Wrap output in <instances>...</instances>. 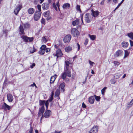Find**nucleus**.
Returning <instances> with one entry per match:
<instances>
[{
    "mask_svg": "<svg viewBox=\"0 0 133 133\" xmlns=\"http://www.w3.org/2000/svg\"><path fill=\"white\" fill-rule=\"evenodd\" d=\"M67 76L69 77H71V72L70 71H67L64 70L63 73L61 75V78L63 80H64Z\"/></svg>",
    "mask_w": 133,
    "mask_h": 133,
    "instance_id": "obj_1",
    "label": "nucleus"
},
{
    "mask_svg": "<svg viewBox=\"0 0 133 133\" xmlns=\"http://www.w3.org/2000/svg\"><path fill=\"white\" fill-rule=\"evenodd\" d=\"M44 104H45L46 107V109H47L49 104L48 101H46L45 102V101H43L41 100L39 101V105L40 106H41V107L40 108H41L43 107V109L44 110L45 108H44Z\"/></svg>",
    "mask_w": 133,
    "mask_h": 133,
    "instance_id": "obj_2",
    "label": "nucleus"
},
{
    "mask_svg": "<svg viewBox=\"0 0 133 133\" xmlns=\"http://www.w3.org/2000/svg\"><path fill=\"white\" fill-rule=\"evenodd\" d=\"M51 111L50 110H47L45 111L44 114L42 115V116L41 118V120L43 118V117H44L45 118H49L51 115Z\"/></svg>",
    "mask_w": 133,
    "mask_h": 133,
    "instance_id": "obj_3",
    "label": "nucleus"
},
{
    "mask_svg": "<svg viewBox=\"0 0 133 133\" xmlns=\"http://www.w3.org/2000/svg\"><path fill=\"white\" fill-rule=\"evenodd\" d=\"M71 34L74 37H77L79 35V32L78 30L75 28H73L71 29Z\"/></svg>",
    "mask_w": 133,
    "mask_h": 133,
    "instance_id": "obj_4",
    "label": "nucleus"
},
{
    "mask_svg": "<svg viewBox=\"0 0 133 133\" xmlns=\"http://www.w3.org/2000/svg\"><path fill=\"white\" fill-rule=\"evenodd\" d=\"M85 21L88 23H89L90 22L92 18L91 15L90 14L88 13H87L85 14Z\"/></svg>",
    "mask_w": 133,
    "mask_h": 133,
    "instance_id": "obj_5",
    "label": "nucleus"
},
{
    "mask_svg": "<svg viewBox=\"0 0 133 133\" xmlns=\"http://www.w3.org/2000/svg\"><path fill=\"white\" fill-rule=\"evenodd\" d=\"M21 37L23 39L24 41L26 42H32L33 40V37L30 38L24 35L22 36Z\"/></svg>",
    "mask_w": 133,
    "mask_h": 133,
    "instance_id": "obj_6",
    "label": "nucleus"
},
{
    "mask_svg": "<svg viewBox=\"0 0 133 133\" xmlns=\"http://www.w3.org/2000/svg\"><path fill=\"white\" fill-rule=\"evenodd\" d=\"M41 13L39 11H36L34 15V19L35 21H37L40 17Z\"/></svg>",
    "mask_w": 133,
    "mask_h": 133,
    "instance_id": "obj_7",
    "label": "nucleus"
},
{
    "mask_svg": "<svg viewBox=\"0 0 133 133\" xmlns=\"http://www.w3.org/2000/svg\"><path fill=\"white\" fill-rule=\"evenodd\" d=\"M22 8V5L21 4H19L16 6V8H15L14 11L15 14L16 15H17L20 10Z\"/></svg>",
    "mask_w": 133,
    "mask_h": 133,
    "instance_id": "obj_8",
    "label": "nucleus"
},
{
    "mask_svg": "<svg viewBox=\"0 0 133 133\" xmlns=\"http://www.w3.org/2000/svg\"><path fill=\"white\" fill-rule=\"evenodd\" d=\"M71 38V36L70 35H68L65 36L64 38L63 41L65 43H67L70 42Z\"/></svg>",
    "mask_w": 133,
    "mask_h": 133,
    "instance_id": "obj_9",
    "label": "nucleus"
},
{
    "mask_svg": "<svg viewBox=\"0 0 133 133\" xmlns=\"http://www.w3.org/2000/svg\"><path fill=\"white\" fill-rule=\"evenodd\" d=\"M44 16L46 18L47 21L50 20L51 19V16L49 11L45 12L44 13Z\"/></svg>",
    "mask_w": 133,
    "mask_h": 133,
    "instance_id": "obj_10",
    "label": "nucleus"
},
{
    "mask_svg": "<svg viewBox=\"0 0 133 133\" xmlns=\"http://www.w3.org/2000/svg\"><path fill=\"white\" fill-rule=\"evenodd\" d=\"M98 129V127L94 126L89 132V133H97Z\"/></svg>",
    "mask_w": 133,
    "mask_h": 133,
    "instance_id": "obj_11",
    "label": "nucleus"
},
{
    "mask_svg": "<svg viewBox=\"0 0 133 133\" xmlns=\"http://www.w3.org/2000/svg\"><path fill=\"white\" fill-rule=\"evenodd\" d=\"M55 55V56H56L57 58H58V57H61L63 55V54L61 50L60 49H58L57 50Z\"/></svg>",
    "mask_w": 133,
    "mask_h": 133,
    "instance_id": "obj_12",
    "label": "nucleus"
},
{
    "mask_svg": "<svg viewBox=\"0 0 133 133\" xmlns=\"http://www.w3.org/2000/svg\"><path fill=\"white\" fill-rule=\"evenodd\" d=\"M11 107L12 106H9L5 103H4L3 104L2 106V108L3 109H8V110H10Z\"/></svg>",
    "mask_w": 133,
    "mask_h": 133,
    "instance_id": "obj_13",
    "label": "nucleus"
},
{
    "mask_svg": "<svg viewBox=\"0 0 133 133\" xmlns=\"http://www.w3.org/2000/svg\"><path fill=\"white\" fill-rule=\"evenodd\" d=\"M49 6V3H44L42 5V7L43 9L44 10L48 9Z\"/></svg>",
    "mask_w": 133,
    "mask_h": 133,
    "instance_id": "obj_14",
    "label": "nucleus"
},
{
    "mask_svg": "<svg viewBox=\"0 0 133 133\" xmlns=\"http://www.w3.org/2000/svg\"><path fill=\"white\" fill-rule=\"evenodd\" d=\"M7 97L8 101L10 102H12L13 99V98L12 95L10 94H7Z\"/></svg>",
    "mask_w": 133,
    "mask_h": 133,
    "instance_id": "obj_15",
    "label": "nucleus"
},
{
    "mask_svg": "<svg viewBox=\"0 0 133 133\" xmlns=\"http://www.w3.org/2000/svg\"><path fill=\"white\" fill-rule=\"evenodd\" d=\"M65 83L63 82L61 83L59 86V88L61 89V91L64 92L65 90Z\"/></svg>",
    "mask_w": 133,
    "mask_h": 133,
    "instance_id": "obj_16",
    "label": "nucleus"
},
{
    "mask_svg": "<svg viewBox=\"0 0 133 133\" xmlns=\"http://www.w3.org/2000/svg\"><path fill=\"white\" fill-rule=\"evenodd\" d=\"M70 63L68 61H66L65 62V70L70 71L69 70V66Z\"/></svg>",
    "mask_w": 133,
    "mask_h": 133,
    "instance_id": "obj_17",
    "label": "nucleus"
},
{
    "mask_svg": "<svg viewBox=\"0 0 133 133\" xmlns=\"http://www.w3.org/2000/svg\"><path fill=\"white\" fill-rule=\"evenodd\" d=\"M91 12L92 13L91 15L92 16H93L95 17L98 16L99 15V12L98 11H95L92 10Z\"/></svg>",
    "mask_w": 133,
    "mask_h": 133,
    "instance_id": "obj_18",
    "label": "nucleus"
},
{
    "mask_svg": "<svg viewBox=\"0 0 133 133\" xmlns=\"http://www.w3.org/2000/svg\"><path fill=\"white\" fill-rule=\"evenodd\" d=\"M79 23V19H77L72 22V24L74 26L78 25Z\"/></svg>",
    "mask_w": 133,
    "mask_h": 133,
    "instance_id": "obj_19",
    "label": "nucleus"
},
{
    "mask_svg": "<svg viewBox=\"0 0 133 133\" xmlns=\"http://www.w3.org/2000/svg\"><path fill=\"white\" fill-rule=\"evenodd\" d=\"M123 52L121 50H118L116 51L115 54V55L118 57L121 56L123 54Z\"/></svg>",
    "mask_w": 133,
    "mask_h": 133,
    "instance_id": "obj_20",
    "label": "nucleus"
},
{
    "mask_svg": "<svg viewBox=\"0 0 133 133\" xmlns=\"http://www.w3.org/2000/svg\"><path fill=\"white\" fill-rule=\"evenodd\" d=\"M43 107L41 108H39V110L38 113V117H40L42 116L43 114L44 111V110L43 109Z\"/></svg>",
    "mask_w": 133,
    "mask_h": 133,
    "instance_id": "obj_21",
    "label": "nucleus"
},
{
    "mask_svg": "<svg viewBox=\"0 0 133 133\" xmlns=\"http://www.w3.org/2000/svg\"><path fill=\"white\" fill-rule=\"evenodd\" d=\"M57 75H55L52 76L50 78V83H54L57 77Z\"/></svg>",
    "mask_w": 133,
    "mask_h": 133,
    "instance_id": "obj_22",
    "label": "nucleus"
},
{
    "mask_svg": "<svg viewBox=\"0 0 133 133\" xmlns=\"http://www.w3.org/2000/svg\"><path fill=\"white\" fill-rule=\"evenodd\" d=\"M94 101L95 99L94 96L90 97L89 98V101L91 104L94 103Z\"/></svg>",
    "mask_w": 133,
    "mask_h": 133,
    "instance_id": "obj_23",
    "label": "nucleus"
},
{
    "mask_svg": "<svg viewBox=\"0 0 133 133\" xmlns=\"http://www.w3.org/2000/svg\"><path fill=\"white\" fill-rule=\"evenodd\" d=\"M19 30L20 32L21 33H20L22 35H24L25 34L23 26L21 25L19 27Z\"/></svg>",
    "mask_w": 133,
    "mask_h": 133,
    "instance_id": "obj_24",
    "label": "nucleus"
},
{
    "mask_svg": "<svg viewBox=\"0 0 133 133\" xmlns=\"http://www.w3.org/2000/svg\"><path fill=\"white\" fill-rule=\"evenodd\" d=\"M28 13L30 14H33L35 11V9L32 8H30L28 10Z\"/></svg>",
    "mask_w": 133,
    "mask_h": 133,
    "instance_id": "obj_25",
    "label": "nucleus"
},
{
    "mask_svg": "<svg viewBox=\"0 0 133 133\" xmlns=\"http://www.w3.org/2000/svg\"><path fill=\"white\" fill-rule=\"evenodd\" d=\"M121 44L123 47L126 48L128 47V43L127 42H123Z\"/></svg>",
    "mask_w": 133,
    "mask_h": 133,
    "instance_id": "obj_26",
    "label": "nucleus"
},
{
    "mask_svg": "<svg viewBox=\"0 0 133 133\" xmlns=\"http://www.w3.org/2000/svg\"><path fill=\"white\" fill-rule=\"evenodd\" d=\"M70 6V5L68 3H66L64 4L63 6V8L64 9L69 8Z\"/></svg>",
    "mask_w": 133,
    "mask_h": 133,
    "instance_id": "obj_27",
    "label": "nucleus"
},
{
    "mask_svg": "<svg viewBox=\"0 0 133 133\" xmlns=\"http://www.w3.org/2000/svg\"><path fill=\"white\" fill-rule=\"evenodd\" d=\"M65 51L67 52H69L72 50V48L70 46L66 47L65 49Z\"/></svg>",
    "mask_w": 133,
    "mask_h": 133,
    "instance_id": "obj_28",
    "label": "nucleus"
},
{
    "mask_svg": "<svg viewBox=\"0 0 133 133\" xmlns=\"http://www.w3.org/2000/svg\"><path fill=\"white\" fill-rule=\"evenodd\" d=\"M23 26H24V28H28L30 26V25L29 23H26L25 24H23Z\"/></svg>",
    "mask_w": 133,
    "mask_h": 133,
    "instance_id": "obj_29",
    "label": "nucleus"
},
{
    "mask_svg": "<svg viewBox=\"0 0 133 133\" xmlns=\"http://www.w3.org/2000/svg\"><path fill=\"white\" fill-rule=\"evenodd\" d=\"M60 94V91L59 89H57L55 92V96L58 97Z\"/></svg>",
    "mask_w": 133,
    "mask_h": 133,
    "instance_id": "obj_30",
    "label": "nucleus"
},
{
    "mask_svg": "<svg viewBox=\"0 0 133 133\" xmlns=\"http://www.w3.org/2000/svg\"><path fill=\"white\" fill-rule=\"evenodd\" d=\"M128 36L131 39H133V33L131 32L128 34Z\"/></svg>",
    "mask_w": 133,
    "mask_h": 133,
    "instance_id": "obj_31",
    "label": "nucleus"
},
{
    "mask_svg": "<svg viewBox=\"0 0 133 133\" xmlns=\"http://www.w3.org/2000/svg\"><path fill=\"white\" fill-rule=\"evenodd\" d=\"M89 37L90 38V39L92 40H94L96 38V37L95 35H89Z\"/></svg>",
    "mask_w": 133,
    "mask_h": 133,
    "instance_id": "obj_32",
    "label": "nucleus"
},
{
    "mask_svg": "<svg viewBox=\"0 0 133 133\" xmlns=\"http://www.w3.org/2000/svg\"><path fill=\"white\" fill-rule=\"evenodd\" d=\"M129 55V53L126 50H125V53H124V58H125L127 57V56H128Z\"/></svg>",
    "mask_w": 133,
    "mask_h": 133,
    "instance_id": "obj_33",
    "label": "nucleus"
},
{
    "mask_svg": "<svg viewBox=\"0 0 133 133\" xmlns=\"http://www.w3.org/2000/svg\"><path fill=\"white\" fill-rule=\"evenodd\" d=\"M121 76V75L120 74H115L114 76V77L116 79L119 78Z\"/></svg>",
    "mask_w": 133,
    "mask_h": 133,
    "instance_id": "obj_34",
    "label": "nucleus"
},
{
    "mask_svg": "<svg viewBox=\"0 0 133 133\" xmlns=\"http://www.w3.org/2000/svg\"><path fill=\"white\" fill-rule=\"evenodd\" d=\"M133 104V99L128 104V107H130Z\"/></svg>",
    "mask_w": 133,
    "mask_h": 133,
    "instance_id": "obj_35",
    "label": "nucleus"
},
{
    "mask_svg": "<svg viewBox=\"0 0 133 133\" xmlns=\"http://www.w3.org/2000/svg\"><path fill=\"white\" fill-rule=\"evenodd\" d=\"M45 52V51H44V50H40L39 51L38 53L41 55H43L44 54Z\"/></svg>",
    "mask_w": 133,
    "mask_h": 133,
    "instance_id": "obj_36",
    "label": "nucleus"
},
{
    "mask_svg": "<svg viewBox=\"0 0 133 133\" xmlns=\"http://www.w3.org/2000/svg\"><path fill=\"white\" fill-rule=\"evenodd\" d=\"M46 46L45 45H43L40 47V49L41 50H44V51H45V50L46 48Z\"/></svg>",
    "mask_w": 133,
    "mask_h": 133,
    "instance_id": "obj_37",
    "label": "nucleus"
},
{
    "mask_svg": "<svg viewBox=\"0 0 133 133\" xmlns=\"http://www.w3.org/2000/svg\"><path fill=\"white\" fill-rule=\"evenodd\" d=\"M114 64L115 66H117L119 65L120 63L119 62L115 61H114Z\"/></svg>",
    "mask_w": 133,
    "mask_h": 133,
    "instance_id": "obj_38",
    "label": "nucleus"
},
{
    "mask_svg": "<svg viewBox=\"0 0 133 133\" xmlns=\"http://www.w3.org/2000/svg\"><path fill=\"white\" fill-rule=\"evenodd\" d=\"M96 100L97 101H99L100 99V96H97L95 95H94Z\"/></svg>",
    "mask_w": 133,
    "mask_h": 133,
    "instance_id": "obj_39",
    "label": "nucleus"
},
{
    "mask_svg": "<svg viewBox=\"0 0 133 133\" xmlns=\"http://www.w3.org/2000/svg\"><path fill=\"white\" fill-rule=\"evenodd\" d=\"M107 88L106 87H104L101 90V92L102 94L103 95L104 94L105 92V90Z\"/></svg>",
    "mask_w": 133,
    "mask_h": 133,
    "instance_id": "obj_40",
    "label": "nucleus"
},
{
    "mask_svg": "<svg viewBox=\"0 0 133 133\" xmlns=\"http://www.w3.org/2000/svg\"><path fill=\"white\" fill-rule=\"evenodd\" d=\"M29 133H33V129L32 127H31L30 128V130L29 131Z\"/></svg>",
    "mask_w": 133,
    "mask_h": 133,
    "instance_id": "obj_41",
    "label": "nucleus"
},
{
    "mask_svg": "<svg viewBox=\"0 0 133 133\" xmlns=\"http://www.w3.org/2000/svg\"><path fill=\"white\" fill-rule=\"evenodd\" d=\"M37 8L39 10L38 11H39L40 12H41V5L39 4H38L37 5Z\"/></svg>",
    "mask_w": 133,
    "mask_h": 133,
    "instance_id": "obj_42",
    "label": "nucleus"
},
{
    "mask_svg": "<svg viewBox=\"0 0 133 133\" xmlns=\"http://www.w3.org/2000/svg\"><path fill=\"white\" fill-rule=\"evenodd\" d=\"M41 22L42 24L44 25L45 24V19L43 18H42L41 20Z\"/></svg>",
    "mask_w": 133,
    "mask_h": 133,
    "instance_id": "obj_43",
    "label": "nucleus"
},
{
    "mask_svg": "<svg viewBox=\"0 0 133 133\" xmlns=\"http://www.w3.org/2000/svg\"><path fill=\"white\" fill-rule=\"evenodd\" d=\"M76 9L77 10L80 11V12H81V11L80 9V6L77 5V6Z\"/></svg>",
    "mask_w": 133,
    "mask_h": 133,
    "instance_id": "obj_44",
    "label": "nucleus"
},
{
    "mask_svg": "<svg viewBox=\"0 0 133 133\" xmlns=\"http://www.w3.org/2000/svg\"><path fill=\"white\" fill-rule=\"evenodd\" d=\"M42 41L44 43H46V42L47 40L45 38V37H42Z\"/></svg>",
    "mask_w": 133,
    "mask_h": 133,
    "instance_id": "obj_45",
    "label": "nucleus"
},
{
    "mask_svg": "<svg viewBox=\"0 0 133 133\" xmlns=\"http://www.w3.org/2000/svg\"><path fill=\"white\" fill-rule=\"evenodd\" d=\"M53 6L54 8L55 9L56 11H57V9L56 5L55 4V3H53Z\"/></svg>",
    "mask_w": 133,
    "mask_h": 133,
    "instance_id": "obj_46",
    "label": "nucleus"
},
{
    "mask_svg": "<svg viewBox=\"0 0 133 133\" xmlns=\"http://www.w3.org/2000/svg\"><path fill=\"white\" fill-rule=\"evenodd\" d=\"M111 83V84H115L116 83V81L113 79H111L110 80Z\"/></svg>",
    "mask_w": 133,
    "mask_h": 133,
    "instance_id": "obj_47",
    "label": "nucleus"
},
{
    "mask_svg": "<svg viewBox=\"0 0 133 133\" xmlns=\"http://www.w3.org/2000/svg\"><path fill=\"white\" fill-rule=\"evenodd\" d=\"M50 51V49L49 48H46L45 50V51L46 52H48Z\"/></svg>",
    "mask_w": 133,
    "mask_h": 133,
    "instance_id": "obj_48",
    "label": "nucleus"
},
{
    "mask_svg": "<svg viewBox=\"0 0 133 133\" xmlns=\"http://www.w3.org/2000/svg\"><path fill=\"white\" fill-rule=\"evenodd\" d=\"M88 42V39H86L85 41V42H84V44L85 45H86L87 44Z\"/></svg>",
    "mask_w": 133,
    "mask_h": 133,
    "instance_id": "obj_49",
    "label": "nucleus"
},
{
    "mask_svg": "<svg viewBox=\"0 0 133 133\" xmlns=\"http://www.w3.org/2000/svg\"><path fill=\"white\" fill-rule=\"evenodd\" d=\"M53 96H54L53 94L51 95V96L50 98V99H49V101H50V102L53 99Z\"/></svg>",
    "mask_w": 133,
    "mask_h": 133,
    "instance_id": "obj_50",
    "label": "nucleus"
},
{
    "mask_svg": "<svg viewBox=\"0 0 133 133\" xmlns=\"http://www.w3.org/2000/svg\"><path fill=\"white\" fill-rule=\"evenodd\" d=\"M35 64L34 63H33L32 64L30 65V67L31 68H32L34 67L35 66Z\"/></svg>",
    "mask_w": 133,
    "mask_h": 133,
    "instance_id": "obj_51",
    "label": "nucleus"
},
{
    "mask_svg": "<svg viewBox=\"0 0 133 133\" xmlns=\"http://www.w3.org/2000/svg\"><path fill=\"white\" fill-rule=\"evenodd\" d=\"M77 50L78 51L80 49V46L79 44L78 43H77Z\"/></svg>",
    "mask_w": 133,
    "mask_h": 133,
    "instance_id": "obj_52",
    "label": "nucleus"
},
{
    "mask_svg": "<svg viewBox=\"0 0 133 133\" xmlns=\"http://www.w3.org/2000/svg\"><path fill=\"white\" fill-rule=\"evenodd\" d=\"M89 64H90V65H91V66H92V65L93 64H95V63H94V62H91V61L90 60L89 61Z\"/></svg>",
    "mask_w": 133,
    "mask_h": 133,
    "instance_id": "obj_53",
    "label": "nucleus"
},
{
    "mask_svg": "<svg viewBox=\"0 0 133 133\" xmlns=\"http://www.w3.org/2000/svg\"><path fill=\"white\" fill-rule=\"evenodd\" d=\"M129 41L131 46H133V42L130 40Z\"/></svg>",
    "mask_w": 133,
    "mask_h": 133,
    "instance_id": "obj_54",
    "label": "nucleus"
},
{
    "mask_svg": "<svg viewBox=\"0 0 133 133\" xmlns=\"http://www.w3.org/2000/svg\"><path fill=\"white\" fill-rule=\"evenodd\" d=\"M121 5V4H120V3L116 7V8H115V10L117 9L119 7V6Z\"/></svg>",
    "mask_w": 133,
    "mask_h": 133,
    "instance_id": "obj_55",
    "label": "nucleus"
},
{
    "mask_svg": "<svg viewBox=\"0 0 133 133\" xmlns=\"http://www.w3.org/2000/svg\"><path fill=\"white\" fill-rule=\"evenodd\" d=\"M56 6H57V7H58V8L59 9V2H58V1L57 3L56 4Z\"/></svg>",
    "mask_w": 133,
    "mask_h": 133,
    "instance_id": "obj_56",
    "label": "nucleus"
},
{
    "mask_svg": "<svg viewBox=\"0 0 133 133\" xmlns=\"http://www.w3.org/2000/svg\"><path fill=\"white\" fill-rule=\"evenodd\" d=\"M61 132V131H55L54 133H60Z\"/></svg>",
    "mask_w": 133,
    "mask_h": 133,
    "instance_id": "obj_57",
    "label": "nucleus"
},
{
    "mask_svg": "<svg viewBox=\"0 0 133 133\" xmlns=\"http://www.w3.org/2000/svg\"><path fill=\"white\" fill-rule=\"evenodd\" d=\"M34 85H35V84L34 82L33 84H32L30 85L31 87H34Z\"/></svg>",
    "mask_w": 133,
    "mask_h": 133,
    "instance_id": "obj_58",
    "label": "nucleus"
},
{
    "mask_svg": "<svg viewBox=\"0 0 133 133\" xmlns=\"http://www.w3.org/2000/svg\"><path fill=\"white\" fill-rule=\"evenodd\" d=\"M56 49H57L58 48V46L56 45H54Z\"/></svg>",
    "mask_w": 133,
    "mask_h": 133,
    "instance_id": "obj_59",
    "label": "nucleus"
},
{
    "mask_svg": "<svg viewBox=\"0 0 133 133\" xmlns=\"http://www.w3.org/2000/svg\"><path fill=\"white\" fill-rule=\"evenodd\" d=\"M117 0H113V2L115 3H117Z\"/></svg>",
    "mask_w": 133,
    "mask_h": 133,
    "instance_id": "obj_60",
    "label": "nucleus"
},
{
    "mask_svg": "<svg viewBox=\"0 0 133 133\" xmlns=\"http://www.w3.org/2000/svg\"><path fill=\"white\" fill-rule=\"evenodd\" d=\"M104 3V1H102V2L100 4L101 5H103Z\"/></svg>",
    "mask_w": 133,
    "mask_h": 133,
    "instance_id": "obj_61",
    "label": "nucleus"
},
{
    "mask_svg": "<svg viewBox=\"0 0 133 133\" xmlns=\"http://www.w3.org/2000/svg\"><path fill=\"white\" fill-rule=\"evenodd\" d=\"M126 76V75L125 74H124L123 76H122V78H125V77Z\"/></svg>",
    "mask_w": 133,
    "mask_h": 133,
    "instance_id": "obj_62",
    "label": "nucleus"
},
{
    "mask_svg": "<svg viewBox=\"0 0 133 133\" xmlns=\"http://www.w3.org/2000/svg\"><path fill=\"white\" fill-rule=\"evenodd\" d=\"M91 73L92 74H94V70H91Z\"/></svg>",
    "mask_w": 133,
    "mask_h": 133,
    "instance_id": "obj_63",
    "label": "nucleus"
},
{
    "mask_svg": "<svg viewBox=\"0 0 133 133\" xmlns=\"http://www.w3.org/2000/svg\"><path fill=\"white\" fill-rule=\"evenodd\" d=\"M35 133H38V130H35Z\"/></svg>",
    "mask_w": 133,
    "mask_h": 133,
    "instance_id": "obj_64",
    "label": "nucleus"
}]
</instances>
